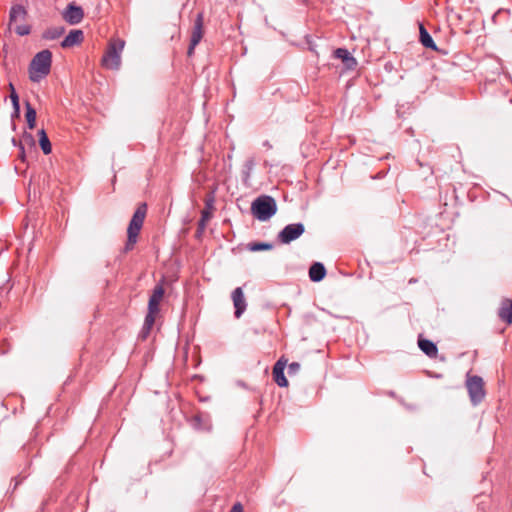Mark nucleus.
I'll list each match as a JSON object with an SVG mask.
<instances>
[{
	"label": "nucleus",
	"mask_w": 512,
	"mask_h": 512,
	"mask_svg": "<svg viewBox=\"0 0 512 512\" xmlns=\"http://www.w3.org/2000/svg\"><path fill=\"white\" fill-rule=\"evenodd\" d=\"M308 274L312 282H320L326 276V268L321 262H313Z\"/></svg>",
	"instance_id": "2eb2a0df"
},
{
	"label": "nucleus",
	"mask_w": 512,
	"mask_h": 512,
	"mask_svg": "<svg viewBox=\"0 0 512 512\" xmlns=\"http://www.w3.org/2000/svg\"><path fill=\"white\" fill-rule=\"evenodd\" d=\"M287 365V360L284 359V357H281L274 365L272 370V375L275 383L279 387H287L288 386V380L286 379L284 375V370Z\"/></svg>",
	"instance_id": "6e6552de"
},
{
	"label": "nucleus",
	"mask_w": 512,
	"mask_h": 512,
	"mask_svg": "<svg viewBox=\"0 0 512 512\" xmlns=\"http://www.w3.org/2000/svg\"><path fill=\"white\" fill-rule=\"evenodd\" d=\"M9 87H10V89H11V93H10V99H11V102H12V103H14V102H16V103H17V101H19V97H18V94H17V93H16V91H15V88H14L13 84H12V83H10V84H9Z\"/></svg>",
	"instance_id": "cd10ccee"
},
{
	"label": "nucleus",
	"mask_w": 512,
	"mask_h": 512,
	"mask_svg": "<svg viewBox=\"0 0 512 512\" xmlns=\"http://www.w3.org/2000/svg\"><path fill=\"white\" fill-rule=\"evenodd\" d=\"M19 114H20V112H14V111H13L12 117H14V116L18 117V116H19Z\"/></svg>",
	"instance_id": "f704fd0d"
},
{
	"label": "nucleus",
	"mask_w": 512,
	"mask_h": 512,
	"mask_svg": "<svg viewBox=\"0 0 512 512\" xmlns=\"http://www.w3.org/2000/svg\"><path fill=\"white\" fill-rule=\"evenodd\" d=\"M194 420L198 422V421H200V417L199 416H195Z\"/></svg>",
	"instance_id": "c9c22d12"
},
{
	"label": "nucleus",
	"mask_w": 512,
	"mask_h": 512,
	"mask_svg": "<svg viewBox=\"0 0 512 512\" xmlns=\"http://www.w3.org/2000/svg\"><path fill=\"white\" fill-rule=\"evenodd\" d=\"M147 213V205L141 203L134 212L127 229V241L124 246V252L128 253L133 250L138 234L143 226Z\"/></svg>",
	"instance_id": "f03ea898"
},
{
	"label": "nucleus",
	"mask_w": 512,
	"mask_h": 512,
	"mask_svg": "<svg viewBox=\"0 0 512 512\" xmlns=\"http://www.w3.org/2000/svg\"><path fill=\"white\" fill-rule=\"evenodd\" d=\"M63 19L70 25L79 24L84 18V11L81 6L69 3L62 12Z\"/></svg>",
	"instance_id": "0eeeda50"
},
{
	"label": "nucleus",
	"mask_w": 512,
	"mask_h": 512,
	"mask_svg": "<svg viewBox=\"0 0 512 512\" xmlns=\"http://www.w3.org/2000/svg\"><path fill=\"white\" fill-rule=\"evenodd\" d=\"M20 149H21V155H20V157H21V159H22V160H24V147H23V145H22V141L20 142Z\"/></svg>",
	"instance_id": "473e14b6"
},
{
	"label": "nucleus",
	"mask_w": 512,
	"mask_h": 512,
	"mask_svg": "<svg viewBox=\"0 0 512 512\" xmlns=\"http://www.w3.org/2000/svg\"><path fill=\"white\" fill-rule=\"evenodd\" d=\"M52 53L45 49L38 52L29 66V78L32 82H39L50 73Z\"/></svg>",
	"instance_id": "f257e3e1"
},
{
	"label": "nucleus",
	"mask_w": 512,
	"mask_h": 512,
	"mask_svg": "<svg viewBox=\"0 0 512 512\" xmlns=\"http://www.w3.org/2000/svg\"><path fill=\"white\" fill-rule=\"evenodd\" d=\"M27 15V11L24 6L20 4L13 5L10 9L9 20L10 23H16L17 21H24Z\"/></svg>",
	"instance_id": "6ab92c4d"
},
{
	"label": "nucleus",
	"mask_w": 512,
	"mask_h": 512,
	"mask_svg": "<svg viewBox=\"0 0 512 512\" xmlns=\"http://www.w3.org/2000/svg\"><path fill=\"white\" fill-rule=\"evenodd\" d=\"M232 300L235 307L234 315L236 318H240L247 306L241 287L234 289L232 292Z\"/></svg>",
	"instance_id": "9d476101"
},
{
	"label": "nucleus",
	"mask_w": 512,
	"mask_h": 512,
	"mask_svg": "<svg viewBox=\"0 0 512 512\" xmlns=\"http://www.w3.org/2000/svg\"><path fill=\"white\" fill-rule=\"evenodd\" d=\"M498 317L507 324L512 323V300L503 299L498 310Z\"/></svg>",
	"instance_id": "dca6fc26"
},
{
	"label": "nucleus",
	"mask_w": 512,
	"mask_h": 512,
	"mask_svg": "<svg viewBox=\"0 0 512 512\" xmlns=\"http://www.w3.org/2000/svg\"><path fill=\"white\" fill-rule=\"evenodd\" d=\"M64 32H65L64 26L50 27V28H47L43 32L42 38L45 40H56V39L60 38L64 34Z\"/></svg>",
	"instance_id": "4be33fe9"
},
{
	"label": "nucleus",
	"mask_w": 512,
	"mask_h": 512,
	"mask_svg": "<svg viewBox=\"0 0 512 512\" xmlns=\"http://www.w3.org/2000/svg\"><path fill=\"white\" fill-rule=\"evenodd\" d=\"M419 33H420V37H419L420 43L425 48H429V49H432L434 51L438 50V48H437L433 38L431 37L429 32L426 30L424 25L421 24V23L419 24Z\"/></svg>",
	"instance_id": "a211bd4d"
},
{
	"label": "nucleus",
	"mask_w": 512,
	"mask_h": 512,
	"mask_svg": "<svg viewBox=\"0 0 512 512\" xmlns=\"http://www.w3.org/2000/svg\"><path fill=\"white\" fill-rule=\"evenodd\" d=\"M23 141L33 142L34 140H33L32 135H30V134H25V135L23 136Z\"/></svg>",
	"instance_id": "2f4dec72"
},
{
	"label": "nucleus",
	"mask_w": 512,
	"mask_h": 512,
	"mask_svg": "<svg viewBox=\"0 0 512 512\" xmlns=\"http://www.w3.org/2000/svg\"><path fill=\"white\" fill-rule=\"evenodd\" d=\"M418 346L421 351L426 354L428 357L433 358L436 357L438 348L436 344L428 339L422 338L421 336L418 338Z\"/></svg>",
	"instance_id": "f3484780"
},
{
	"label": "nucleus",
	"mask_w": 512,
	"mask_h": 512,
	"mask_svg": "<svg viewBox=\"0 0 512 512\" xmlns=\"http://www.w3.org/2000/svg\"><path fill=\"white\" fill-rule=\"evenodd\" d=\"M273 247L272 244L266 242H251L247 244H241L237 247L238 253L246 252H258L262 250H270Z\"/></svg>",
	"instance_id": "4468645a"
},
{
	"label": "nucleus",
	"mask_w": 512,
	"mask_h": 512,
	"mask_svg": "<svg viewBox=\"0 0 512 512\" xmlns=\"http://www.w3.org/2000/svg\"><path fill=\"white\" fill-rule=\"evenodd\" d=\"M213 208V199L206 201V209L201 212V218L198 222V230L203 231L206 226V222L212 217L210 209Z\"/></svg>",
	"instance_id": "412c9836"
},
{
	"label": "nucleus",
	"mask_w": 512,
	"mask_h": 512,
	"mask_svg": "<svg viewBox=\"0 0 512 512\" xmlns=\"http://www.w3.org/2000/svg\"><path fill=\"white\" fill-rule=\"evenodd\" d=\"M263 146L267 147L268 149H270L272 147L271 144L268 141H265L263 143Z\"/></svg>",
	"instance_id": "72a5a7b5"
},
{
	"label": "nucleus",
	"mask_w": 512,
	"mask_h": 512,
	"mask_svg": "<svg viewBox=\"0 0 512 512\" xmlns=\"http://www.w3.org/2000/svg\"><path fill=\"white\" fill-rule=\"evenodd\" d=\"M39 145L44 154L47 155V154L51 153V150H52L51 143H50V140H49L44 129H41L39 131Z\"/></svg>",
	"instance_id": "b1692460"
},
{
	"label": "nucleus",
	"mask_w": 512,
	"mask_h": 512,
	"mask_svg": "<svg viewBox=\"0 0 512 512\" xmlns=\"http://www.w3.org/2000/svg\"><path fill=\"white\" fill-rule=\"evenodd\" d=\"M203 23H204V15L202 12L198 13L195 21L194 26L191 33L190 41L193 42V45H198L203 37Z\"/></svg>",
	"instance_id": "f8f14e48"
},
{
	"label": "nucleus",
	"mask_w": 512,
	"mask_h": 512,
	"mask_svg": "<svg viewBox=\"0 0 512 512\" xmlns=\"http://www.w3.org/2000/svg\"><path fill=\"white\" fill-rule=\"evenodd\" d=\"M164 293V287L161 283L157 284L154 287L153 292L149 298L148 311H150L151 313L159 312V305L164 296Z\"/></svg>",
	"instance_id": "1a4fd4ad"
},
{
	"label": "nucleus",
	"mask_w": 512,
	"mask_h": 512,
	"mask_svg": "<svg viewBox=\"0 0 512 512\" xmlns=\"http://www.w3.org/2000/svg\"><path fill=\"white\" fill-rule=\"evenodd\" d=\"M466 388L473 406L479 405L484 400L486 392L482 377L467 375Z\"/></svg>",
	"instance_id": "39448f33"
},
{
	"label": "nucleus",
	"mask_w": 512,
	"mask_h": 512,
	"mask_svg": "<svg viewBox=\"0 0 512 512\" xmlns=\"http://www.w3.org/2000/svg\"><path fill=\"white\" fill-rule=\"evenodd\" d=\"M26 121L29 129H33L36 123V110L31 106L29 102H26Z\"/></svg>",
	"instance_id": "393cba45"
},
{
	"label": "nucleus",
	"mask_w": 512,
	"mask_h": 512,
	"mask_svg": "<svg viewBox=\"0 0 512 512\" xmlns=\"http://www.w3.org/2000/svg\"><path fill=\"white\" fill-rule=\"evenodd\" d=\"M334 56L337 59H341L345 68L348 70H353L357 66L356 59L350 54V52L346 48H337L334 51Z\"/></svg>",
	"instance_id": "ddd939ff"
},
{
	"label": "nucleus",
	"mask_w": 512,
	"mask_h": 512,
	"mask_svg": "<svg viewBox=\"0 0 512 512\" xmlns=\"http://www.w3.org/2000/svg\"><path fill=\"white\" fill-rule=\"evenodd\" d=\"M197 45H193V42L190 41V44H189V47H188V51H187V54L188 56H191L193 53H194V49Z\"/></svg>",
	"instance_id": "c756f323"
},
{
	"label": "nucleus",
	"mask_w": 512,
	"mask_h": 512,
	"mask_svg": "<svg viewBox=\"0 0 512 512\" xmlns=\"http://www.w3.org/2000/svg\"><path fill=\"white\" fill-rule=\"evenodd\" d=\"M304 232L305 227L302 223L288 224L279 232L277 239L280 243L288 244L299 238Z\"/></svg>",
	"instance_id": "423d86ee"
},
{
	"label": "nucleus",
	"mask_w": 512,
	"mask_h": 512,
	"mask_svg": "<svg viewBox=\"0 0 512 512\" xmlns=\"http://www.w3.org/2000/svg\"><path fill=\"white\" fill-rule=\"evenodd\" d=\"M255 167L254 158H248L242 168V180L245 184H248V180L250 179L251 173Z\"/></svg>",
	"instance_id": "5701e85b"
},
{
	"label": "nucleus",
	"mask_w": 512,
	"mask_h": 512,
	"mask_svg": "<svg viewBox=\"0 0 512 512\" xmlns=\"http://www.w3.org/2000/svg\"><path fill=\"white\" fill-rule=\"evenodd\" d=\"M300 370V364L298 362H292L288 365V374H296Z\"/></svg>",
	"instance_id": "bb28decb"
},
{
	"label": "nucleus",
	"mask_w": 512,
	"mask_h": 512,
	"mask_svg": "<svg viewBox=\"0 0 512 512\" xmlns=\"http://www.w3.org/2000/svg\"><path fill=\"white\" fill-rule=\"evenodd\" d=\"M14 112H20V104L19 101L12 103Z\"/></svg>",
	"instance_id": "7c9ffc66"
},
{
	"label": "nucleus",
	"mask_w": 512,
	"mask_h": 512,
	"mask_svg": "<svg viewBox=\"0 0 512 512\" xmlns=\"http://www.w3.org/2000/svg\"><path fill=\"white\" fill-rule=\"evenodd\" d=\"M125 42L121 39L111 40L102 58V64L108 69L116 70L121 65V53Z\"/></svg>",
	"instance_id": "20e7f679"
},
{
	"label": "nucleus",
	"mask_w": 512,
	"mask_h": 512,
	"mask_svg": "<svg viewBox=\"0 0 512 512\" xmlns=\"http://www.w3.org/2000/svg\"><path fill=\"white\" fill-rule=\"evenodd\" d=\"M15 32L20 36L28 35L30 33V27L28 25L16 26Z\"/></svg>",
	"instance_id": "a878e982"
},
{
	"label": "nucleus",
	"mask_w": 512,
	"mask_h": 512,
	"mask_svg": "<svg viewBox=\"0 0 512 512\" xmlns=\"http://www.w3.org/2000/svg\"><path fill=\"white\" fill-rule=\"evenodd\" d=\"M229 512H243V507H242L241 503H239V502L235 503Z\"/></svg>",
	"instance_id": "c85d7f7f"
},
{
	"label": "nucleus",
	"mask_w": 512,
	"mask_h": 512,
	"mask_svg": "<svg viewBox=\"0 0 512 512\" xmlns=\"http://www.w3.org/2000/svg\"><path fill=\"white\" fill-rule=\"evenodd\" d=\"M277 212V204L273 197L261 195L251 204V213L259 221H267Z\"/></svg>",
	"instance_id": "7ed1b4c3"
},
{
	"label": "nucleus",
	"mask_w": 512,
	"mask_h": 512,
	"mask_svg": "<svg viewBox=\"0 0 512 512\" xmlns=\"http://www.w3.org/2000/svg\"><path fill=\"white\" fill-rule=\"evenodd\" d=\"M157 314L158 313H151L150 311H148V313L145 317V320H144L143 327L140 332V337L142 339H146L148 337V335L150 334V330L152 329V327L155 323V316Z\"/></svg>",
	"instance_id": "aec40b11"
},
{
	"label": "nucleus",
	"mask_w": 512,
	"mask_h": 512,
	"mask_svg": "<svg viewBox=\"0 0 512 512\" xmlns=\"http://www.w3.org/2000/svg\"><path fill=\"white\" fill-rule=\"evenodd\" d=\"M84 40V33L80 29H74L69 32V34L63 39L61 42V47L71 48L73 46L79 45Z\"/></svg>",
	"instance_id": "9b49d317"
}]
</instances>
